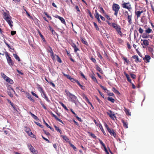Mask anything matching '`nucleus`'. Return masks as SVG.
<instances>
[{
    "instance_id": "14",
    "label": "nucleus",
    "mask_w": 154,
    "mask_h": 154,
    "mask_svg": "<svg viewBox=\"0 0 154 154\" xmlns=\"http://www.w3.org/2000/svg\"><path fill=\"white\" fill-rule=\"evenodd\" d=\"M132 14L131 13L127 17V19H128V21L129 24H131L132 23Z\"/></svg>"
},
{
    "instance_id": "16",
    "label": "nucleus",
    "mask_w": 154,
    "mask_h": 154,
    "mask_svg": "<svg viewBox=\"0 0 154 154\" xmlns=\"http://www.w3.org/2000/svg\"><path fill=\"white\" fill-rule=\"evenodd\" d=\"M132 58L135 60V61L137 63L138 62H141V59H140L138 58V56L136 55L132 56Z\"/></svg>"
},
{
    "instance_id": "8",
    "label": "nucleus",
    "mask_w": 154,
    "mask_h": 154,
    "mask_svg": "<svg viewBox=\"0 0 154 154\" xmlns=\"http://www.w3.org/2000/svg\"><path fill=\"white\" fill-rule=\"evenodd\" d=\"M30 151L34 154H37V151L35 150L31 145H28Z\"/></svg>"
},
{
    "instance_id": "41",
    "label": "nucleus",
    "mask_w": 154,
    "mask_h": 154,
    "mask_svg": "<svg viewBox=\"0 0 154 154\" xmlns=\"http://www.w3.org/2000/svg\"><path fill=\"white\" fill-rule=\"evenodd\" d=\"M152 29H150L149 28L145 31V32L146 33H149L151 32H152Z\"/></svg>"
},
{
    "instance_id": "60",
    "label": "nucleus",
    "mask_w": 154,
    "mask_h": 154,
    "mask_svg": "<svg viewBox=\"0 0 154 154\" xmlns=\"http://www.w3.org/2000/svg\"><path fill=\"white\" fill-rule=\"evenodd\" d=\"M70 146L74 150L76 151V148L72 144H70Z\"/></svg>"
},
{
    "instance_id": "64",
    "label": "nucleus",
    "mask_w": 154,
    "mask_h": 154,
    "mask_svg": "<svg viewBox=\"0 0 154 154\" xmlns=\"http://www.w3.org/2000/svg\"><path fill=\"white\" fill-rule=\"evenodd\" d=\"M138 31L141 34L143 32V29L140 27Z\"/></svg>"
},
{
    "instance_id": "62",
    "label": "nucleus",
    "mask_w": 154,
    "mask_h": 154,
    "mask_svg": "<svg viewBox=\"0 0 154 154\" xmlns=\"http://www.w3.org/2000/svg\"><path fill=\"white\" fill-rule=\"evenodd\" d=\"M88 13L89 14V16H90V17L92 18V19H93V16H92V14H91V11L88 10Z\"/></svg>"
},
{
    "instance_id": "34",
    "label": "nucleus",
    "mask_w": 154,
    "mask_h": 154,
    "mask_svg": "<svg viewBox=\"0 0 154 154\" xmlns=\"http://www.w3.org/2000/svg\"><path fill=\"white\" fill-rule=\"evenodd\" d=\"M107 99L108 101H110L112 103H114L115 101L114 99L111 97H109Z\"/></svg>"
},
{
    "instance_id": "61",
    "label": "nucleus",
    "mask_w": 154,
    "mask_h": 154,
    "mask_svg": "<svg viewBox=\"0 0 154 154\" xmlns=\"http://www.w3.org/2000/svg\"><path fill=\"white\" fill-rule=\"evenodd\" d=\"M73 48L74 49V52L75 53H76L78 50H79V49L76 47V46H75L74 48Z\"/></svg>"
},
{
    "instance_id": "46",
    "label": "nucleus",
    "mask_w": 154,
    "mask_h": 154,
    "mask_svg": "<svg viewBox=\"0 0 154 154\" xmlns=\"http://www.w3.org/2000/svg\"><path fill=\"white\" fill-rule=\"evenodd\" d=\"M99 8L100 9L101 11V12L103 13L104 14H106V12H105V11H104V9H103V8L102 7H99Z\"/></svg>"
},
{
    "instance_id": "6",
    "label": "nucleus",
    "mask_w": 154,
    "mask_h": 154,
    "mask_svg": "<svg viewBox=\"0 0 154 154\" xmlns=\"http://www.w3.org/2000/svg\"><path fill=\"white\" fill-rule=\"evenodd\" d=\"M122 7L124 8L128 9L130 11L131 8V5L129 2L123 3L122 4Z\"/></svg>"
},
{
    "instance_id": "21",
    "label": "nucleus",
    "mask_w": 154,
    "mask_h": 154,
    "mask_svg": "<svg viewBox=\"0 0 154 154\" xmlns=\"http://www.w3.org/2000/svg\"><path fill=\"white\" fill-rule=\"evenodd\" d=\"M122 59L124 60V63H126L127 64H128L129 61L128 60L126 57H124L123 56L122 57Z\"/></svg>"
},
{
    "instance_id": "30",
    "label": "nucleus",
    "mask_w": 154,
    "mask_h": 154,
    "mask_svg": "<svg viewBox=\"0 0 154 154\" xmlns=\"http://www.w3.org/2000/svg\"><path fill=\"white\" fill-rule=\"evenodd\" d=\"M59 103L66 110L68 111V109L67 108L66 106L62 102H59Z\"/></svg>"
},
{
    "instance_id": "39",
    "label": "nucleus",
    "mask_w": 154,
    "mask_h": 154,
    "mask_svg": "<svg viewBox=\"0 0 154 154\" xmlns=\"http://www.w3.org/2000/svg\"><path fill=\"white\" fill-rule=\"evenodd\" d=\"M91 78L94 82H95L97 83H98V81H97L96 78L93 75H91Z\"/></svg>"
},
{
    "instance_id": "56",
    "label": "nucleus",
    "mask_w": 154,
    "mask_h": 154,
    "mask_svg": "<svg viewBox=\"0 0 154 154\" xmlns=\"http://www.w3.org/2000/svg\"><path fill=\"white\" fill-rule=\"evenodd\" d=\"M97 55L98 57H99L101 59H103V57L100 53L98 52L97 54Z\"/></svg>"
},
{
    "instance_id": "42",
    "label": "nucleus",
    "mask_w": 154,
    "mask_h": 154,
    "mask_svg": "<svg viewBox=\"0 0 154 154\" xmlns=\"http://www.w3.org/2000/svg\"><path fill=\"white\" fill-rule=\"evenodd\" d=\"M93 24L95 27L96 29L97 30H99V28L98 26L97 25V23H95V22H94Z\"/></svg>"
},
{
    "instance_id": "13",
    "label": "nucleus",
    "mask_w": 154,
    "mask_h": 154,
    "mask_svg": "<svg viewBox=\"0 0 154 154\" xmlns=\"http://www.w3.org/2000/svg\"><path fill=\"white\" fill-rule=\"evenodd\" d=\"M50 114H51V115L53 117H54L57 121H58L59 122H60L62 124H64L63 121L61 120L58 118L57 116L55 114H54L52 112H51L50 113Z\"/></svg>"
},
{
    "instance_id": "48",
    "label": "nucleus",
    "mask_w": 154,
    "mask_h": 154,
    "mask_svg": "<svg viewBox=\"0 0 154 154\" xmlns=\"http://www.w3.org/2000/svg\"><path fill=\"white\" fill-rule=\"evenodd\" d=\"M35 123L38 126L40 127L41 128H43L42 125H41L40 123L38 122H35Z\"/></svg>"
},
{
    "instance_id": "24",
    "label": "nucleus",
    "mask_w": 154,
    "mask_h": 154,
    "mask_svg": "<svg viewBox=\"0 0 154 154\" xmlns=\"http://www.w3.org/2000/svg\"><path fill=\"white\" fill-rule=\"evenodd\" d=\"M124 110L127 115L128 116L131 115V113L130 112V110L129 109H127L125 107H124Z\"/></svg>"
},
{
    "instance_id": "25",
    "label": "nucleus",
    "mask_w": 154,
    "mask_h": 154,
    "mask_svg": "<svg viewBox=\"0 0 154 154\" xmlns=\"http://www.w3.org/2000/svg\"><path fill=\"white\" fill-rule=\"evenodd\" d=\"M5 81L8 82L10 83L11 84H12L14 83L13 81L11 79L8 77L7 79H6Z\"/></svg>"
},
{
    "instance_id": "53",
    "label": "nucleus",
    "mask_w": 154,
    "mask_h": 154,
    "mask_svg": "<svg viewBox=\"0 0 154 154\" xmlns=\"http://www.w3.org/2000/svg\"><path fill=\"white\" fill-rule=\"evenodd\" d=\"M40 103L41 105L45 109H46V107L44 105V104H43V103L42 102V101H40Z\"/></svg>"
},
{
    "instance_id": "52",
    "label": "nucleus",
    "mask_w": 154,
    "mask_h": 154,
    "mask_svg": "<svg viewBox=\"0 0 154 154\" xmlns=\"http://www.w3.org/2000/svg\"><path fill=\"white\" fill-rule=\"evenodd\" d=\"M73 83L76 82L77 83V81H79L78 80L74 79L73 78H72L71 79V80H70Z\"/></svg>"
},
{
    "instance_id": "9",
    "label": "nucleus",
    "mask_w": 154,
    "mask_h": 154,
    "mask_svg": "<svg viewBox=\"0 0 154 154\" xmlns=\"http://www.w3.org/2000/svg\"><path fill=\"white\" fill-rule=\"evenodd\" d=\"M55 17L59 19L61 21V23L66 25V23L65 19L62 17H61L58 15H56L54 16Z\"/></svg>"
},
{
    "instance_id": "23",
    "label": "nucleus",
    "mask_w": 154,
    "mask_h": 154,
    "mask_svg": "<svg viewBox=\"0 0 154 154\" xmlns=\"http://www.w3.org/2000/svg\"><path fill=\"white\" fill-rule=\"evenodd\" d=\"M122 122L123 124V126L126 128H128V124L127 122H125L124 120H122Z\"/></svg>"
},
{
    "instance_id": "27",
    "label": "nucleus",
    "mask_w": 154,
    "mask_h": 154,
    "mask_svg": "<svg viewBox=\"0 0 154 154\" xmlns=\"http://www.w3.org/2000/svg\"><path fill=\"white\" fill-rule=\"evenodd\" d=\"M47 51L48 52L50 53L51 54L53 55V54H54L53 51L51 48L50 46H49L48 48L47 49Z\"/></svg>"
},
{
    "instance_id": "7",
    "label": "nucleus",
    "mask_w": 154,
    "mask_h": 154,
    "mask_svg": "<svg viewBox=\"0 0 154 154\" xmlns=\"http://www.w3.org/2000/svg\"><path fill=\"white\" fill-rule=\"evenodd\" d=\"M141 41H143V43L141 44L143 45V48H146V46H148L149 44V42L147 40H141Z\"/></svg>"
},
{
    "instance_id": "58",
    "label": "nucleus",
    "mask_w": 154,
    "mask_h": 154,
    "mask_svg": "<svg viewBox=\"0 0 154 154\" xmlns=\"http://www.w3.org/2000/svg\"><path fill=\"white\" fill-rule=\"evenodd\" d=\"M131 77L133 79H135L136 77V75L134 74H131Z\"/></svg>"
},
{
    "instance_id": "31",
    "label": "nucleus",
    "mask_w": 154,
    "mask_h": 154,
    "mask_svg": "<svg viewBox=\"0 0 154 154\" xmlns=\"http://www.w3.org/2000/svg\"><path fill=\"white\" fill-rule=\"evenodd\" d=\"M38 33L39 34V35L41 37V38L43 40V41L45 42V38L44 36L41 33V32H40V31L39 30L38 31Z\"/></svg>"
},
{
    "instance_id": "63",
    "label": "nucleus",
    "mask_w": 154,
    "mask_h": 154,
    "mask_svg": "<svg viewBox=\"0 0 154 154\" xmlns=\"http://www.w3.org/2000/svg\"><path fill=\"white\" fill-rule=\"evenodd\" d=\"M80 75H81V76L84 78L85 79H87L86 77H85V75H84V74H83V73L82 72H80Z\"/></svg>"
},
{
    "instance_id": "57",
    "label": "nucleus",
    "mask_w": 154,
    "mask_h": 154,
    "mask_svg": "<svg viewBox=\"0 0 154 154\" xmlns=\"http://www.w3.org/2000/svg\"><path fill=\"white\" fill-rule=\"evenodd\" d=\"M99 141L100 142V143L101 144V145L103 146V147L105 146L104 144L102 142V141L101 140H99Z\"/></svg>"
},
{
    "instance_id": "17",
    "label": "nucleus",
    "mask_w": 154,
    "mask_h": 154,
    "mask_svg": "<svg viewBox=\"0 0 154 154\" xmlns=\"http://www.w3.org/2000/svg\"><path fill=\"white\" fill-rule=\"evenodd\" d=\"M98 126L100 127V130H101V131H102L103 133V134L105 135L106 136V133L105 132L102 126V125L100 123L98 124Z\"/></svg>"
},
{
    "instance_id": "22",
    "label": "nucleus",
    "mask_w": 154,
    "mask_h": 154,
    "mask_svg": "<svg viewBox=\"0 0 154 154\" xmlns=\"http://www.w3.org/2000/svg\"><path fill=\"white\" fill-rule=\"evenodd\" d=\"M143 11H136L135 12V14H136L137 17H140L141 14L143 13Z\"/></svg>"
},
{
    "instance_id": "49",
    "label": "nucleus",
    "mask_w": 154,
    "mask_h": 154,
    "mask_svg": "<svg viewBox=\"0 0 154 154\" xmlns=\"http://www.w3.org/2000/svg\"><path fill=\"white\" fill-rule=\"evenodd\" d=\"M117 41L119 43H122L124 42L123 40L119 38L117 39Z\"/></svg>"
},
{
    "instance_id": "33",
    "label": "nucleus",
    "mask_w": 154,
    "mask_h": 154,
    "mask_svg": "<svg viewBox=\"0 0 154 154\" xmlns=\"http://www.w3.org/2000/svg\"><path fill=\"white\" fill-rule=\"evenodd\" d=\"M27 133L28 134V135L31 136L32 137H34V136H35L32 133V132L30 131H26Z\"/></svg>"
},
{
    "instance_id": "19",
    "label": "nucleus",
    "mask_w": 154,
    "mask_h": 154,
    "mask_svg": "<svg viewBox=\"0 0 154 154\" xmlns=\"http://www.w3.org/2000/svg\"><path fill=\"white\" fill-rule=\"evenodd\" d=\"M54 127L56 131H57V132H59L60 134H62V131L59 128L56 126V125H54Z\"/></svg>"
},
{
    "instance_id": "20",
    "label": "nucleus",
    "mask_w": 154,
    "mask_h": 154,
    "mask_svg": "<svg viewBox=\"0 0 154 154\" xmlns=\"http://www.w3.org/2000/svg\"><path fill=\"white\" fill-rule=\"evenodd\" d=\"M96 69L97 70L99 71L101 73L103 74V71L97 65L96 66Z\"/></svg>"
},
{
    "instance_id": "55",
    "label": "nucleus",
    "mask_w": 154,
    "mask_h": 154,
    "mask_svg": "<svg viewBox=\"0 0 154 154\" xmlns=\"http://www.w3.org/2000/svg\"><path fill=\"white\" fill-rule=\"evenodd\" d=\"M104 147V150L107 154H109V152L108 151L107 149L105 146L103 147Z\"/></svg>"
},
{
    "instance_id": "2",
    "label": "nucleus",
    "mask_w": 154,
    "mask_h": 154,
    "mask_svg": "<svg viewBox=\"0 0 154 154\" xmlns=\"http://www.w3.org/2000/svg\"><path fill=\"white\" fill-rule=\"evenodd\" d=\"M112 26L116 30L117 32L122 37L123 35L121 31V28L120 25L115 23H112Z\"/></svg>"
},
{
    "instance_id": "26",
    "label": "nucleus",
    "mask_w": 154,
    "mask_h": 154,
    "mask_svg": "<svg viewBox=\"0 0 154 154\" xmlns=\"http://www.w3.org/2000/svg\"><path fill=\"white\" fill-rule=\"evenodd\" d=\"M80 40L83 44L86 45H88V43L86 41L85 39H84L82 37H80Z\"/></svg>"
},
{
    "instance_id": "35",
    "label": "nucleus",
    "mask_w": 154,
    "mask_h": 154,
    "mask_svg": "<svg viewBox=\"0 0 154 154\" xmlns=\"http://www.w3.org/2000/svg\"><path fill=\"white\" fill-rule=\"evenodd\" d=\"M88 133L89 134V135L91 137H92L94 139L96 138V136L94 134L89 132H88Z\"/></svg>"
},
{
    "instance_id": "45",
    "label": "nucleus",
    "mask_w": 154,
    "mask_h": 154,
    "mask_svg": "<svg viewBox=\"0 0 154 154\" xmlns=\"http://www.w3.org/2000/svg\"><path fill=\"white\" fill-rule=\"evenodd\" d=\"M4 42L9 48L14 50V49H12L10 45H9L7 42H6L5 41H4Z\"/></svg>"
},
{
    "instance_id": "10",
    "label": "nucleus",
    "mask_w": 154,
    "mask_h": 154,
    "mask_svg": "<svg viewBox=\"0 0 154 154\" xmlns=\"http://www.w3.org/2000/svg\"><path fill=\"white\" fill-rule=\"evenodd\" d=\"M108 131L109 132L111 136H113V137L115 138H116V134L112 129H110Z\"/></svg>"
},
{
    "instance_id": "4",
    "label": "nucleus",
    "mask_w": 154,
    "mask_h": 154,
    "mask_svg": "<svg viewBox=\"0 0 154 154\" xmlns=\"http://www.w3.org/2000/svg\"><path fill=\"white\" fill-rule=\"evenodd\" d=\"M5 55L7 62L9 65L11 66H13L14 64V62L11 59V57L9 56L8 53L6 52H5Z\"/></svg>"
},
{
    "instance_id": "50",
    "label": "nucleus",
    "mask_w": 154,
    "mask_h": 154,
    "mask_svg": "<svg viewBox=\"0 0 154 154\" xmlns=\"http://www.w3.org/2000/svg\"><path fill=\"white\" fill-rule=\"evenodd\" d=\"M148 50L149 51L151 52H152L153 51V48L151 47H148Z\"/></svg>"
},
{
    "instance_id": "15",
    "label": "nucleus",
    "mask_w": 154,
    "mask_h": 154,
    "mask_svg": "<svg viewBox=\"0 0 154 154\" xmlns=\"http://www.w3.org/2000/svg\"><path fill=\"white\" fill-rule=\"evenodd\" d=\"M150 59V57L149 55H146L143 58V60L145 62L148 63L149 62V60Z\"/></svg>"
},
{
    "instance_id": "32",
    "label": "nucleus",
    "mask_w": 154,
    "mask_h": 154,
    "mask_svg": "<svg viewBox=\"0 0 154 154\" xmlns=\"http://www.w3.org/2000/svg\"><path fill=\"white\" fill-rule=\"evenodd\" d=\"M100 15L98 13L97 10H95V14H94V16L96 18H97L100 17Z\"/></svg>"
},
{
    "instance_id": "43",
    "label": "nucleus",
    "mask_w": 154,
    "mask_h": 154,
    "mask_svg": "<svg viewBox=\"0 0 154 154\" xmlns=\"http://www.w3.org/2000/svg\"><path fill=\"white\" fill-rule=\"evenodd\" d=\"M61 137H62L64 140H65L66 141H67V140H68L69 139L65 135H61L60 136Z\"/></svg>"
},
{
    "instance_id": "54",
    "label": "nucleus",
    "mask_w": 154,
    "mask_h": 154,
    "mask_svg": "<svg viewBox=\"0 0 154 154\" xmlns=\"http://www.w3.org/2000/svg\"><path fill=\"white\" fill-rule=\"evenodd\" d=\"M90 60L93 62H94V63H97V62H96V60H95V59L93 58V57H91V58H90Z\"/></svg>"
},
{
    "instance_id": "3",
    "label": "nucleus",
    "mask_w": 154,
    "mask_h": 154,
    "mask_svg": "<svg viewBox=\"0 0 154 154\" xmlns=\"http://www.w3.org/2000/svg\"><path fill=\"white\" fill-rule=\"evenodd\" d=\"M3 15L4 18L8 23L11 27L12 28L13 26V25L12 24L13 22L11 20V17H10L9 15L5 12H4Z\"/></svg>"
},
{
    "instance_id": "5",
    "label": "nucleus",
    "mask_w": 154,
    "mask_h": 154,
    "mask_svg": "<svg viewBox=\"0 0 154 154\" xmlns=\"http://www.w3.org/2000/svg\"><path fill=\"white\" fill-rule=\"evenodd\" d=\"M112 10L115 11L114 15L116 16H117L118 14L120 9V6L119 5L114 4H113L112 6Z\"/></svg>"
},
{
    "instance_id": "40",
    "label": "nucleus",
    "mask_w": 154,
    "mask_h": 154,
    "mask_svg": "<svg viewBox=\"0 0 154 154\" xmlns=\"http://www.w3.org/2000/svg\"><path fill=\"white\" fill-rule=\"evenodd\" d=\"M57 57V61L59 62L60 63H61L62 62V60L60 59V58L57 55H55Z\"/></svg>"
},
{
    "instance_id": "28",
    "label": "nucleus",
    "mask_w": 154,
    "mask_h": 154,
    "mask_svg": "<svg viewBox=\"0 0 154 154\" xmlns=\"http://www.w3.org/2000/svg\"><path fill=\"white\" fill-rule=\"evenodd\" d=\"M38 89L39 90V91L41 92V93H42V92L43 91H44L43 90V89L42 87V86L38 84Z\"/></svg>"
},
{
    "instance_id": "47",
    "label": "nucleus",
    "mask_w": 154,
    "mask_h": 154,
    "mask_svg": "<svg viewBox=\"0 0 154 154\" xmlns=\"http://www.w3.org/2000/svg\"><path fill=\"white\" fill-rule=\"evenodd\" d=\"M45 100L48 102H50V100H49L48 98V97L47 96H45V97H43Z\"/></svg>"
},
{
    "instance_id": "44",
    "label": "nucleus",
    "mask_w": 154,
    "mask_h": 154,
    "mask_svg": "<svg viewBox=\"0 0 154 154\" xmlns=\"http://www.w3.org/2000/svg\"><path fill=\"white\" fill-rule=\"evenodd\" d=\"M25 11H26V14L27 16H28V17L30 19H32V17L30 15V14L28 13V12L26 10H25Z\"/></svg>"
},
{
    "instance_id": "18",
    "label": "nucleus",
    "mask_w": 154,
    "mask_h": 154,
    "mask_svg": "<svg viewBox=\"0 0 154 154\" xmlns=\"http://www.w3.org/2000/svg\"><path fill=\"white\" fill-rule=\"evenodd\" d=\"M27 97L32 102H35L34 99L32 97L31 95L29 93H28L27 94Z\"/></svg>"
},
{
    "instance_id": "51",
    "label": "nucleus",
    "mask_w": 154,
    "mask_h": 154,
    "mask_svg": "<svg viewBox=\"0 0 154 154\" xmlns=\"http://www.w3.org/2000/svg\"><path fill=\"white\" fill-rule=\"evenodd\" d=\"M30 114L31 116L33 117L35 119H37V117L31 112H30Z\"/></svg>"
},
{
    "instance_id": "37",
    "label": "nucleus",
    "mask_w": 154,
    "mask_h": 154,
    "mask_svg": "<svg viewBox=\"0 0 154 154\" xmlns=\"http://www.w3.org/2000/svg\"><path fill=\"white\" fill-rule=\"evenodd\" d=\"M14 57L17 60H18L19 61H20V59L19 57L16 54H13Z\"/></svg>"
},
{
    "instance_id": "36",
    "label": "nucleus",
    "mask_w": 154,
    "mask_h": 154,
    "mask_svg": "<svg viewBox=\"0 0 154 154\" xmlns=\"http://www.w3.org/2000/svg\"><path fill=\"white\" fill-rule=\"evenodd\" d=\"M77 84L82 89L84 90H85V87L81 85L79 81H77Z\"/></svg>"
},
{
    "instance_id": "59",
    "label": "nucleus",
    "mask_w": 154,
    "mask_h": 154,
    "mask_svg": "<svg viewBox=\"0 0 154 154\" xmlns=\"http://www.w3.org/2000/svg\"><path fill=\"white\" fill-rule=\"evenodd\" d=\"M105 16L108 20H112V19L110 18L109 16L107 14H106Z\"/></svg>"
},
{
    "instance_id": "12",
    "label": "nucleus",
    "mask_w": 154,
    "mask_h": 154,
    "mask_svg": "<svg viewBox=\"0 0 154 154\" xmlns=\"http://www.w3.org/2000/svg\"><path fill=\"white\" fill-rule=\"evenodd\" d=\"M50 114H51V115L53 117H54L57 121H58L59 122H60L62 124H64L63 121L61 120L58 118L57 116L55 114H54L52 112H51L50 113Z\"/></svg>"
},
{
    "instance_id": "11",
    "label": "nucleus",
    "mask_w": 154,
    "mask_h": 154,
    "mask_svg": "<svg viewBox=\"0 0 154 154\" xmlns=\"http://www.w3.org/2000/svg\"><path fill=\"white\" fill-rule=\"evenodd\" d=\"M109 112H108L107 114L113 120H114V117H115V115L114 112L111 110H109Z\"/></svg>"
},
{
    "instance_id": "38",
    "label": "nucleus",
    "mask_w": 154,
    "mask_h": 154,
    "mask_svg": "<svg viewBox=\"0 0 154 154\" xmlns=\"http://www.w3.org/2000/svg\"><path fill=\"white\" fill-rule=\"evenodd\" d=\"M1 76L5 80H6V79L8 78V77H7L5 74L4 73H1Z\"/></svg>"
},
{
    "instance_id": "1",
    "label": "nucleus",
    "mask_w": 154,
    "mask_h": 154,
    "mask_svg": "<svg viewBox=\"0 0 154 154\" xmlns=\"http://www.w3.org/2000/svg\"><path fill=\"white\" fill-rule=\"evenodd\" d=\"M65 92L66 93V95L69 97V100L76 104L78 101L77 97L70 93L68 90L65 89Z\"/></svg>"
},
{
    "instance_id": "29",
    "label": "nucleus",
    "mask_w": 154,
    "mask_h": 154,
    "mask_svg": "<svg viewBox=\"0 0 154 154\" xmlns=\"http://www.w3.org/2000/svg\"><path fill=\"white\" fill-rule=\"evenodd\" d=\"M112 91L115 93L117 94L118 95L120 94V93L117 90H116L115 88L113 87L112 88Z\"/></svg>"
}]
</instances>
